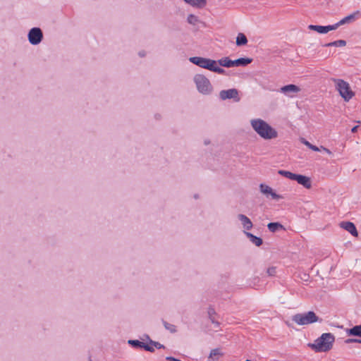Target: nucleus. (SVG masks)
Listing matches in <instances>:
<instances>
[{
	"mask_svg": "<svg viewBox=\"0 0 361 361\" xmlns=\"http://www.w3.org/2000/svg\"><path fill=\"white\" fill-rule=\"evenodd\" d=\"M224 353L220 348L212 349L208 357V361H218Z\"/></svg>",
	"mask_w": 361,
	"mask_h": 361,
	"instance_id": "2eb2a0df",
	"label": "nucleus"
},
{
	"mask_svg": "<svg viewBox=\"0 0 361 361\" xmlns=\"http://www.w3.org/2000/svg\"><path fill=\"white\" fill-rule=\"evenodd\" d=\"M292 320L299 326H305L319 322V318L313 311H309L295 314Z\"/></svg>",
	"mask_w": 361,
	"mask_h": 361,
	"instance_id": "20e7f679",
	"label": "nucleus"
},
{
	"mask_svg": "<svg viewBox=\"0 0 361 361\" xmlns=\"http://www.w3.org/2000/svg\"><path fill=\"white\" fill-rule=\"evenodd\" d=\"M219 65L224 66V67H233L234 66L233 61L231 60L228 57H224L221 59H219L218 61Z\"/></svg>",
	"mask_w": 361,
	"mask_h": 361,
	"instance_id": "412c9836",
	"label": "nucleus"
},
{
	"mask_svg": "<svg viewBox=\"0 0 361 361\" xmlns=\"http://www.w3.org/2000/svg\"><path fill=\"white\" fill-rule=\"evenodd\" d=\"M278 173L280 174L281 176H284L288 179H290V180H294V178L295 176V174L296 173H293L290 171H285V170H279L278 171Z\"/></svg>",
	"mask_w": 361,
	"mask_h": 361,
	"instance_id": "b1692460",
	"label": "nucleus"
},
{
	"mask_svg": "<svg viewBox=\"0 0 361 361\" xmlns=\"http://www.w3.org/2000/svg\"><path fill=\"white\" fill-rule=\"evenodd\" d=\"M246 235L250 238L251 242L257 246H260L262 244V240L253 234L246 232Z\"/></svg>",
	"mask_w": 361,
	"mask_h": 361,
	"instance_id": "4be33fe9",
	"label": "nucleus"
},
{
	"mask_svg": "<svg viewBox=\"0 0 361 361\" xmlns=\"http://www.w3.org/2000/svg\"><path fill=\"white\" fill-rule=\"evenodd\" d=\"M345 343H360V339H355V338H349L345 341Z\"/></svg>",
	"mask_w": 361,
	"mask_h": 361,
	"instance_id": "72a5a7b5",
	"label": "nucleus"
},
{
	"mask_svg": "<svg viewBox=\"0 0 361 361\" xmlns=\"http://www.w3.org/2000/svg\"><path fill=\"white\" fill-rule=\"evenodd\" d=\"M187 4L196 8H203L206 6V0H183Z\"/></svg>",
	"mask_w": 361,
	"mask_h": 361,
	"instance_id": "f3484780",
	"label": "nucleus"
},
{
	"mask_svg": "<svg viewBox=\"0 0 361 361\" xmlns=\"http://www.w3.org/2000/svg\"><path fill=\"white\" fill-rule=\"evenodd\" d=\"M276 273V268L275 267H269L268 269H267V274L269 275V276H274Z\"/></svg>",
	"mask_w": 361,
	"mask_h": 361,
	"instance_id": "7c9ffc66",
	"label": "nucleus"
},
{
	"mask_svg": "<svg viewBox=\"0 0 361 361\" xmlns=\"http://www.w3.org/2000/svg\"><path fill=\"white\" fill-rule=\"evenodd\" d=\"M218 62L215 61V64L213 65V67L211 68V71L217 73L219 74H224L225 73V71L218 66Z\"/></svg>",
	"mask_w": 361,
	"mask_h": 361,
	"instance_id": "a878e982",
	"label": "nucleus"
},
{
	"mask_svg": "<svg viewBox=\"0 0 361 361\" xmlns=\"http://www.w3.org/2000/svg\"><path fill=\"white\" fill-rule=\"evenodd\" d=\"M207 313L209 319L212 317H217V314L213 308H209Z\"/></svg>",
	"mask_w": 361,
	"mask_h": 361,
	"instance_id": "cd10ccee",
	"label": "nucleus"
},
{
	"mask_svg": "<svg viewBox=\"0 0 361 361\" xmlns=\"http://www.w3.org/2000/svg\"><path fill=\"white\" fill-rule=\"evenodd\" d=\"M332 81L336 90L345 102H349L355 96V92L347 81L339 78H334Z\"/></svg>",
	"mask_w": 361,
	"mask_h": 361,
	"instance_id": "7ed1b4c3",
	"label": "nucleus"
},
{
	"mask_svg": "<svg viewBox=\"0 0 361 361\" xmlns=\"http://www.w3.org/2000/svg\"><path fill=\"white\" fill-rule=\"evenodd\" d=\"M252 62V59L240 58L233 61L234 66H245Z\"/></svg>",
	"mask_w": 361,
	"mask_h": 361,
	"instance_id": "aec40b11",
	"label": "nucleus"
},
{
	"mask_svg": "<svg viewBox=\"0 0 361 361\" xmlns=\"http://www.w3.org/2000/svg\"><path fill=\"white\" fill-rule=\"evenodd\" d=\"M164 326L166 329L169 330L171 332L176 331V327H175V326H173L172 324H169L166 322H164Z\"/></svg>",
	"mask_w": 361,
	"mask_h": 361,
	"instance_id": "c85d7f7f",
	"label": "nucleus"
},
{
	"mask_svg": "<svg viewBox=\"0 0 361 361\" xmlns=\"http://www.w3.org/2000/svg\"><path fill=\"white\" fill-rule=\"evenodd\" d=\"M219 96L222 100L228 99H234L237 102L240 100V98L238 97V92L236 89L222 90L220 92Z\"/></svg>",
	"mask_w": 361,
	"mask_h": 361,
	"instance_id": "9d476101",
	"label": "nucleus"
},
{
	"mask_svg": "<svg viewBox=\"0 0 361 361\" xmlns=\"http://www.w3.org/2000/svg\"><path fill=\"white\" fill-rule=\"evenodd\" d=\"M339 226L350 233L355 237L358 236V232L355 224L350 221H342L339 224Z\"/></svg>",
	"mask_w": 361,
	"mask_h": 361,
	"instance_id": "f8f14e48",
	"label": "nucleus"
},
{
	"mask_svg": "<svg viewBox=\"0 0 361 361\" xmlns=\"http://www.w3.org/2000/svg\"><path fill=\"white\" fill-rule=\"evenodd\" d=\"M360 343H361V339H360Z\"/></svg>",
	"mask_w": 361,
	"mask_h": 361,
	"instance_id": "ea45409f",
	"label": "nucleus"
},
{
	"mask_svg": "<svg viewBox=\"0 0 361 361\" xmlns=\"http://www.w3.org/2000/svg\"><path fill=\"white\" fill-rule=\"evenodd\" d=\"M42 32L38 27L32 28L28 33L29 42L32 44H38L42 39Z\"/></svg>",
	"mask_w": 361,
	"mask_h": 361,
	"instance_id": "6e6552de",
	"label": "nucleus"
},
{
	"mask_svg": "<svg viewBox=\"0 0 361 361\" xmlns=\"http://www.w3.org/2000/svg\"><path fill=\"white\" fill-rule=\"evenodd\" d=\"M198 21H199L198 18L195 15L190 14L188 16V22L191 25H195L198 23Z\"/></svg>",
	"mask_w": 361,
	"mask_h": 361,
	"instance_id": "bb28decb",
	"label": "nucleus"
},
{
	"mask_svg": "<svg viewBox=\"0 0 361 361\" xmlns=\"http://www.w3.org/2000/svg\"><path fill=\"white\" fill-rule=\"evenodd\" d=\"M250 126L253 130L264 140H274L279 137L276 129L262 118L251 119Z\"/></svg>",
	"mask_w": 361,
	"mask_h": 361,
	"instance_id": "f257e3e1",
	"label": "nucleus"
},
{
	"mask_svg": "<svg viewBox=\"0 0 361 361\" xmlns=\"http://www.w3.org/2000/svg\"><path fill=\"white\" fill-rule=\"evenodd\" d=\"M346 42L343 39L334 41L325 44L326 47H345Z\"/></svg>",
	"mask_w": 361,
	"mask_h": 361,
	"instance_id": "393cba45",
	"label": "nucleus"
},
{
	"mask_svg": "<svg viewBox=\"0 0 361 361\" xmlns=\"http://www.w3.org/2000/svg\"><path fill=\"white\" fill-rule=\"evenodd\" d=\"M267 227H268V229L272 232V233H275L279 230H284V226L279 223V222H271V223H269L267 224Z\"/></svg>",
	"mask_w": 361,
	"mask_h": 361,
	"instance_id": "a211bd4d",
	"label": "nucleus"
},
{
	"mask_svg": "<svg viewBox=\"0 0 361 361\" xmlns=\"http://www.w3.org/2000/svg\"><path fill=\"white\" fill-rule=\"evenodd\" d=\"M348 336H355L361 337V325H357L347 330Z\"/></svg>",
	"mask_w": 361,
	"mask_h": 361,
	"instance_id": "6ab92c4d",
	"label": "nucleus"
},
{
	"mask_svg": "<svg viewBox=\"0 0 361 361\" xmlns=\"http://www.w3.org/2000/svg\"><path fill=\"white\" fill-rule=\"evenodd\" d=\"M166 359L168 360H171V361H180L179 360L176 359V358H174L173 357H167Z\"/></svg>",
	"mask_w": 361,
	"mask_h": 361,
	"instance_id": "e433bc0d",
	"label": "nucleus"
},
{
	"mask_svg": "<svg viewBox=\"0 0 361 361\" xmlns=\"http://www.w3.org/2000/svg\"><path fill=\"white\" fill-rule=\"evenodd\" d=\"M239 220L241 221L244 228L250 230L252 228V223L248 217L244 214H239L238 216Z\"/></svg>",
	"mask_w": 361,
	"mask_h": 361,
	"instance_id": "dca6fc26",
	"label": "nucleus"
},
{
	"mask_svg": "<svg viewBox=\"0 0 361 361\" xmlns=\"http://www.w3.org/2000/svg\"><path fill=\"white\" fill-rule=\"evenodd\" d=\"M358 127H359L358 126H354V127L351 129V132H352V133H356V132H357V130Z\"/></svg>",
	"mask_w": 361,
	"mask_h": 361,
	"instance_id": "4c0bfd02",
	"label": "nucleus"
},
{
	"mask_svg": "<svg viewBox=\"0 0 361 361\" xmlns=\"http://www.w3.org/2000/svg\"><path fill=\"white\" fill-rule=\"evenodd\" d=\"M300 142H301L302 144H304L305 146H307V147L308 148H310V147H312V145L310 142H308L307 140H306L305 138H302H302H300Z\"/></svg>",
	"mask_w": 361,
	"mask_h": 361,
	"instance_id": "473e14b6",
	"label": "nucleus"
},
{
	"mask_svg": "<svg viewBox=\"0 0 361 361\" xmlns=\"http://www.w3.org/2000/svg\"><path fill=\"white\" fill-rule=\"evenodd\" d=\"M212 323L214 324V327L218 328L220 326V323L217 320V317H212L209 319Z\"/></svg>",
	"mask_w": 361,
	"mask_h": 361,
	"instance_id": "2f4dec72",
	"label": "nucleus"
},
{
	"mask_svg": "<svg viewBox=\"0 0 361 361\" xmlns=\"http://www.w3.org/2000/svg\"><path fill=\"white\" fill-rule=\"evenodd\" d=\"M247 43L246 36L243 33H238L236 37V44L238 46L245 45Z\"/></svg>",
	"mask_w": 361,
	"mask_h": 361,
	"instance_id": "5701e85b",
	"label": "nucleus"
},
{
	"mask_svg": "<svg viewBox=\"0 0 361 361\" xmlns=\"http://www.w3.org/2000/svg\"><path fill=\"white\" fill-rule=\"evenodd\" d=\"M321 149L324 151L326 154H328L329 155H331L332 154V152L327 148L322 146L321 147Z\"/></svg>",
	"mask_w": 361,
	"mask_h": 361,
	"instance_id": "f704fd0d",
	"label": "nucleus"
},
{
	"mask_svg": "<svg viewBox=\"0 0 361 361\" xmlns=\"http://www.w3.org/2000/svg\"><path fill=\"white\" fill-rule=\"evenodd\" d=\"M359 15H360V11H357L354 12L353 13L341 19L339 22L334 24V26H336V29H337L339 26L343 25L346 23H348L350 22H351L352 20H355L356 16H357Z\"/></svg>",
	"mask_w": 361,
	"mask_h": 361,
	"instance_id": "4468645a",
	"label": "nucleus"
},
{
	"mask_svg": "<svg viewBox=\"0 0 361 361\" xmlns=\"http://www.w3.org/2000/svg\"><path fill=\"white\" fill-rule=\"evenodd\" d=\"M194 81L196 84L198 91L204 94H209L212 90V87L208 78L203 75H196L194 77Z\"/></svg>",
	"mask_w": 361,
	"mask_h": 361,
	"instance_id": "39448f33",
	"label": "nucleus"
},
{
	"mask_svg": "<svg viewBox=\"0 0 361 361\" xmlns=\"http://www.w3.org/2000/svg\"><path fill=\"white\" fill-rule=\"evenodd\" d=\"M335 336L331 333H324L317 338L313 343L308 345L317 353H326L332 349Z\"/></svg>",
	"mask_w": 361,
	"mask_h": 361,
	"instance_id": "f03ea898",
	"label": "nucleus"
},
{
	"mask_svg": "<svg viewBox=\"0 0 361 361\" xmlns=\"http://www.w3.org/2000/svg\"><path fill=\"white\" fill-rule=\"evenodd\" d=\"M293 180L297 181L298 184L302 185L307 189H310L312 188V180L308 176L301 174H295Z\"/></svg>",
	"mask_w": 361,
	"mask_h": 361,
	"instance_id": "9b49d317",
	"label": "nucleus"
},
{
	"mask_svg": "<svg viewBox=\"0 0 361 361\" xmlns=\"http://www.w3.org/2000/svg\"><path fill=\"white\" fill-rule=\"evenodd\" d=\"M145 349L147 350H151V348L148 346H145Z\"/></svg>",
	"mask_w": 361,
	"mask_h": 361,
	"instance_id": "58836bf2",
	"label": "nucleus"
},
{
	"mask_svg": "<svg viewBox=\"0 0 361 361\" xmlns=\"http://www.w3.org/2000/svg\"><path fill=\"white\" fill-rule=\"evenodd\" d=\"M129 343L133 345L134 346H144V344L141 342H140L139 341H137V340H130L128 341Z\"/></svg>",
	"mask_w": 361,
	"mask_h": 361,
	"instance_id": "c756f323",
	"label": "nucleus"
},
{
	"mask_svg": "<svg viewBox=\"0 0 361 361\" xmlns=\"http://www.w3.org/2000/svg\"><path fill=\"white\" fill-rule=\"evenodd\" d=\"M310 149H312V151H314V152H318L320 150V149L318 147L313 145H312V147H310Z\"/></svg>",
	"mask_w": 361,
	"mask_h": 361,
	"instance_id": "c9c22d12",
	"label": "nucleus"
},
{
	"mask_svg": "<svg viewBox=\"0 0 361 361\" xmlns=\"http://www.w3.org/2000/svg\"><path fill=\"white\" fill-rule=\"evenodd\" d=\"M259 192L267 198L270 197L273 200H280L283 199L281 195L276 193V192L269 185L265 183H260L259 185Z\"/></svg>",
	"mask_w": 361,
	"mask_h": 361,
	"instance_id": "423d86ee",
	"label": "nucleus"
},
{
	"mask_svg": "<svg viewBox=\"0 0 361 361\" xmlns=\"http://www.w3.org/2000/svg\"><path fill=\"white\" fill-rule=\"evenodd\" d=\"M301 91V88L293 84L287 85L280 88V92L284 94H297Z\"/></svg>",
	"mask_w": 361,
	"mask_h": 361,
	"instance_id": "ddd939ff",
	"label": "nucleus"
},
{
	"mask_svg": "<svg viewBox=\"0 0 361 361\" xmlns=\"http://www.w3.org/2000/svg\"><path fill=\"white\" fill-rule=\"evenodd\" d=\"M307 28L310 30L315 31L319 34H326L330 31L336 30V26H334V25L326 26L310 25Z\"/></svg>",
	"mask_w": 361,
	"mask_h": 361,
	"instance_id": "1a4fd4ad",
	"label": "nucleus"
},
{
	"mask_svg": "<svg viewBox=\"0 0 361 361\" xmlns=\"http://www.w3.org/2000/svg\"><path fill=\"white\" fill-rule=\"evenodd\" d=\"M190 61L201 68L211 71L213 65L215 64V61L209 59H206L200 56H193L189 59Z\"/></svg>",
	"mask_w": 361,
	"mask_h": 361,
	"instance_id": "0eeeda50",
	"label": "nucleus"
}]
</instances>
